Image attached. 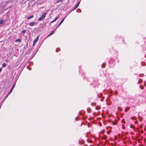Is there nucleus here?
<instances>
[{
	"mask_svg": "<svg viewBox=\"0 0 146 146\" xmlns=\"http://www.w3.org/2000/svg\"><path fill=\"white\" fill-rule=\"evenodd\" d=\"M15 84L12 87V88H13H13H14L15 86Z\"/></svg>",
	"mask_w": 146,
	"mask_h": 146,
	"instance_id": "16",
	"label": "nucleus"
},
{
	"mask_svg": "<svg viewBox=\"0 0 146 146\" xmlns=\"http://www.w3.org/2000/svg\"><path fill=\"white\" fill-rule=\"evenodd\" d=\"M57 49H58L57 48V49H56V52H58V51H57Z\"/></svg>",
	"mask_w": 146,
	"mask_h": 146,
	"instance_id": "21",
	"label": "nucleus"
},
{
	"mask_svg": "<svg viewBox=\"0 0 146 146\" xmlns=\"http://www.w3.org/2000/svg\"><path fill=\"white\" fill-rule=\"evenodd\" d=\"M35 22H32L29 24V25L31 26H32L35 25Z\"/></svg>",
	"mask_w": 146,
	"mask_h": 146,
	"instance_id": "2",
	"label": "nucleus"
},
{
	"mask_svg": "<svg viewBox=\"0 0 146 146\" xmlns=\"http://www.w3.org/2000/svg\"><path fill=\"white\" fill-rule=\"evenodd\" d=\"M129 109V108L128 107H126L125 110V112H127Z\"/></svg>",
	"mask_w": 146,
	"mask_h": 146,
	"instance_id": "8",
	"label": "nucleus"
},
{
	"mask_svg": "<svg viewBox=\"0 0 146 146\" xmlns=\"http://www.w3.org/2000/svg\"><path fill=\"white\" fill-rule=\"evenodd\" d=\"M21 39L20 38H18V39H16L15 40V42H21Z\"/></svg>",
	"mask_w": 146,
	"mask_h": 146,
	"instance_id": "7",
	"label": "nucleus"
},
{
	"mask_svg": "<svg viewBox=\"0 0 146 146\" xmlns=\"http://www.w3.org/2000/svg\"><path fill=\"white\" fill-rule=\"evenodd\" d=\"M65 17L64 19H62L61 21L60 22V23H59V24H58V27L59 26H60L61 24L62 23V22H63V21H64V19L65 18Z\"/></svg>",
	"mask_w": 146,
	"mask_h": 146,
	"instance_id": "3",
	"label": "nucleus"
},
{
	"mask_svg": "<svg viewBox=\"0 0 146 146\" xmlns=\"http://www.w3.org/2000/svg\"><path fill=\"white\" fill-rule=\"evenodd\" d=\"M105 64V63H104L102 65H101V67H102V68H104V67H105V66H104V65Z\"/></svg>",
	"mask_w": 146,
	"mask_h": 146,
	"instance_id": "14",
	"label": "nucleus"
},
{
	"mask_svg": "<svg viewBox=\"0 0 146 146\" xmlns=\"http://www.w3.org/2000/svg\"><path fill=\"white\" fill-rule=\"evenodd\" d=\"M8 60H6V62H8Z\"/></svg>",
	"mask_w": 146,
	"mask_h": 146,
	"instance_id": "23",
	"label": "nucleus"
},
{
	"mask_svg": "<svg viewBox=\"0 0 146 146\" xmlns=\"http://www.w3.org/2000/svg\"><path fill=\"white\" fill-rule=\"evenodd\" d=\"M142 81V80H139V82H141Z\"/></svg>",
	"mask_w": 146,
	"mask_h": 146,
	"instance_id": "17",
	"label": "nucleus"
},
{
	"mask_svg": "<svg viewBox=\"0 0 146 146\" xmlns=\"http://www.w3.org/2000/svg\"><path fill=\"white\" fill-rule=\"evenodd\" d=\"M13 88H11V89L10 91H9V94H10V93H11L12 91V90H13Z\"/></svg>",
	"mask_w": 146,
	"mask_h": 146,
	"instance_id": "10",
	"label": "nucleus"
},
{
	"mask_svg": "<svg viewBox=\"0 0 146 146\" xmlns=\"http://www.w3.org/2000/svg\"><path fill=\"white\" fill-rule=\"evenodd\" d=\"M75 119L76 120V118H75Z\"/></svg>",
	"mask_w": 146,
	"mask_h": 146,
	"instance_id": "24",
	"label": "nucleus"
},
{
	"mask_svg": "<svg viewBox=\"0 0 146 146\" xmlns=\"http://www.w3.org/2000/svg\"><path fill=\"white\" fill-rule=\"evenodd\" d=\"M79 10L80 11V12H81V10L80 9H79Z\"/></svg>",
	"mask_w": 146,
	"mask_h": 146,
	"instance_id": "22",
	"label": "nucleus"
},
{
	"mask_svg": "<svg viewBox=\"0 0 146 146\" xmlns=\"http://www.w3.org/2000/svg\"><path fill=\"white\" fill-rule=\"evenodd\" d=\"M38 38L39 37L38 36H37L34 41L35 42H36L37 41L38 39Z\"/></svg>",
	"mask_w": 146,
	"mask_h": 146,
	"instance_id": "5",
	"label": "nucleus"
},
{
	"mask_svg": "<svg viewBox=\"0 0 146 146\" xmlns=\"http://www.w3.org/2000/svg\"><path fill=\"white\" fill-rule=\"evenodd\" d=\"M80 2H78L77 3V4L76 5V6H75V7H74V9H76L77 8V7H78V6H79V4H80Z\"/></svg>",
	"mask_w": 146,
	"mask_h": 146,
	"instance_id": "4",
	"label": "nucleus"
},
{
	"mask_svg": "<svg viewBox=\"0 0 146 146\" xmlns=\"http://www.w3.org/2000/svg\"><path fill=\"white\" fill-rule=\"evenodd\" d=\"M59 18V17L58 16H57L55 18L54 20H55L56 21Z\"/></svg>",
	"mask_w": 146,
	"mask_h": 146,
	"instance_id": "12",
	"label": "nucleus"
},
{
	"mask_svg": "<svg viewBox=\"0 0 146 146\" xmlns=\"http://www.w3.org/2000/svg\"><path fill=\"white\" fill-rule=\"evenodd\" d=\"M35 43H36V42H34V43H33V46L34 45H35Z\"/></svg>",
	"mask_w": 146,
	"mask_h": 146,
	"instance_id": "19",
	"label": "nucleus"
},
{
	"mask_svg": "<svg viewBox=\"0 0 146 146\" xmlns=\"http://www.w3.org/2000/svg\"><path fill=\"white\" fill-rule=\"evenodd\" d=\"M33 15H31L29 17H28L27 18V19L29 20L30 19L33 18Z\"/></svg>",
	"mask_w": 146,
	"mask_h": 146,
	"instance_id": "6",
	"label": "nucleus"
},
{
	"mask_svg": "<svg viewBox=\"0 0 146 146\" xmlns=\"http://www.w3.org/2000/svg\"><path fill=\"white\" fill-rule=\"evenodd\" d=\"M54 32V31H52L51 33H50L49 35L48 36L51 35Z\"/></svg>",
	"mask_w": 146,
	"mask_h": 146,
	"instance_id": "9",
	"label": "nucleus"
},
{
	"mask_svg": "<svg viewBox=\"0 0 146 146\" xmlns=\"http://www.w3.org/2000/svg\"><path fill=\"white\" fill-rule=\"evenodd\" d=\"M2 70V68H0V72H1Z\"/></svg>",
	"mask_w": 146,
	"mask_h": 146,
	"instance_id": "18",
	"label": "nucleus"
},
{
	"mask_svg": "<svg viewBox=\"0 0 146 146\" xmlns=\"http://www.w3.org/2000/svg\"><path fill=\"white\" fill-rule=\"evenodd\" d=\"M5 66H6V64L5 63H4L3 64L2 66L3 67H5Z\"/></svg>",
	"mask_w": 146,
	"mask_h": 146,
	"instance_id": "11",
	"label": "nucleus"
},
{
	"mask_svg": "<svg viewBox=\"0 0 146 146\" xmlns=\"http://www.w3.org/2000/svg\"><path fill=\"white\" fill-rule=\"evenodd\" d=\"M58 1H59L60 2V1H62V0H58Z\"/></svg>",
	"mask_w": 146,
	"mask_h": 146,
	"instance_id": "20",
	"label": "nucleus"
},
{
	"mask_svg": "<svg viewBox=\"0 0 146 146\" xmlns=\"http://www.w3.org/2000/svg\"><path fill=\"white\" fill-rule=\"evenodd\" d=\"M47 14V13L46 12H44L42 14L41 17L39 18L38 20V21H41L44 19L46 15Z\"/></svg>",
	"mask_w": 146,
	"mask_h": 146,
	"instance_id": "1",
	"label": "nucleus"
},
{
	"mask_svg": "<svg viewBox=\"0 0 146 146\" xmlns=\"http://www.w3.org/2000/svg\"><path fill=\"white\" fill-rule=\"evenodd\" d=\"M26 30H24L22 31L21 33H25L26 32Z\"/></svg>",
	"mask_w": 146,
	"mask_h": 146,
	"instance_id": "13",
	"label": "nucleus"
},
{
	"mask_svg": "<svg viewBox=\"0 0 146 146\" xmlns=\"http://www.w3.org/2000/svg\"><path fill=\"white\" fill-rule=\"evenodd\" d=\"M55 21H56L55 20H54L53 21H52L51 22H50V23H53L54 22H55Z\"/></svg>",
	"mask_w": 146,
	"mask_h": 146,
	"instance_id": "15",
	"label": "nucleus"
}]
</instances>
